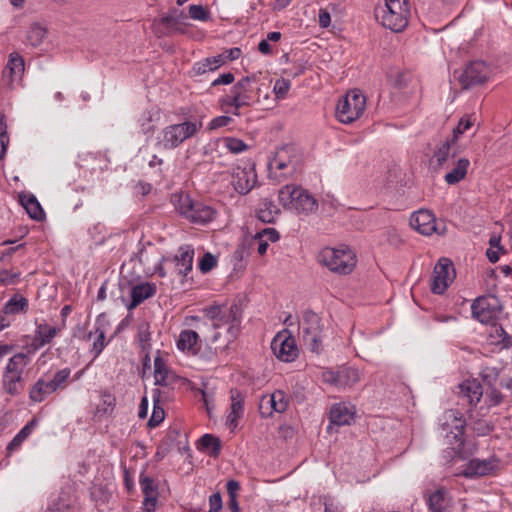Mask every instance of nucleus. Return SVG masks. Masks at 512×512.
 Returning a JSON list of instances; mask_svg holds the SVG:
<instances>
[{
	"mask_svg": "<svg viewBox=\"0 0 512 512\" xmlns=\"http://www.w3.org/2000/svg\"><path fill=\"white\" fill-rule=\"evenodd\" d=\"M465 428V419L461 412L450 409L443 413L440 418V429L441 433L447 440V443L451 446L447 453L453 458L459 460H466L475 451L473 444H465L463 441Z\"/></svg>",
	"mask_w": 512,
	"mask_h": 512,
	"instance_id": "f257e3e1",
	"label": "nucleus"
},
{
	"mask_svg": "<svg viewBox=\"0 0 512 512\" xmlns=\"http://www.w3.org/2000/svg\"><path fill=\"white\" fill-rule=\"evenodd\" d=\"M267 168L269 178L281 183L293 178L300 171L301 155L295 146L285 145L269 159Z\"/></svg>",
	"mask_w": 512,
	"mask_h": 512,
	"instance_id": "f03ea898",
	"label": "nucleus"
},
{
	"mask_svg": "<svg viewBox=\"0 0 512 512\" xmlns=\"http://www.w3.org/2000/svg\"><path fill=\"white\" fill-rule=\"evenodd\" d=\"M32 358L31 353L23 351L15 353L8 359L1 375L2 389L6 394L17 396L23 391L27 367Z\"/></svg>",
	"mask_w": 512,
	"mask_h": 512,
	"instance_id": "7ed1b4c3",
	"label": "nucleus"
},
{
	"mask_svg": "<svg viewBox=\"0 0 512 512\" xmlns=\"http://www.w3.org/2000/svg\"><path fill=\"white\" fill-rule=\"evenodd\" d=\"M374 13L385 28L400 32L408 24L410 10L407 0H384L375 7Z\"/></svg>",
	"mask_w": 512,
	"mask_h": 512,
	"instance_id": "20e7f679",
	"label": "nucleus"
},
{
	"mask_svg": "<svg viewBox=\"0 0 512 512\" xmlns=\"http://www.w3.org/2000/svg\"><path fill=\"white\" fill-rule=\"evenodd\" d=\"M172 202L176 210L192 223L206 224L215 218V210L202 203L193 201L186 193H175Z\"/></svg>",
	"mask_w": 512,
	"mask_h": 512,
	"instance_id": "39448f33",
	"label": "nucleus"
},
{
	"mask_svg": "<svg viewBox=\"0 0 512 512\" xmlns=\"http://www.w3.org/2000/svg\"><path fill=\"white\" fill-rule=\"evenodd\" d=\"M70 374L71 370L69 368H63L53 376L42 375L29 389L30 401L41 403L57 390L64 389Z\"/></svg>",
	"mask_w": 512,
	"mask_h": 512,
	"instance_id": "423d86ee",
	"label": "nucleus"
},
{
	"mask_svg": "<svg viewBox=\"0 0 512 512\" xmlns=\"http://www.w3.org/2000/svg\"><path fill=\"white\" fill-rule=\"evenodd\" d=\"M319 262L332 272L339 274L350 273L356 265L355 253L349 247H326L319 253Z\"/></svg>",
	"mask_w": 512,
	"mask_h": 512,
	"instance_id": "0eeeda50",
	"label": "nucleus"
},
{
	"mask_svg": "<svg viewBox=\"0 0 512 512\" xmlns=\"http://www.w3.org/2000/svg\"><path fill=\"white\" fill-rule=\"evenodd\" d=\"M299 334L312 352L320 353L322 350L323 324L315 312L311 310L303 312L299 320Z\"/></svg>",
	"mask_w": 512,
	"mask_h": 512,
	"instance_id": "6e6552de",
	"label": "nucleus"
},
{
	"mask_svg": "<svg viewBox=\"0 0 512 512\" xmlns=\"http://www.w3.org/2000/svg\"><path fill=\"white\" fill-rule=\"evenodd\" d=\"M202 126V121L199 119L169 125L162 131L161 143L166 149H174L185 140L195 136L202 129Z\"/></svg>",
	"mask_w": 512,
	"mask_h": 512,
	"instance_id": "1a4fd4ad",
	"label": "nucleus"
},
{
	"mask_svg": "<svg viewBox=\"0 0 512 512\" xmlns=\"http://www.w3.org/2000/svg\"><path fill=\"white\" fill-rule=\"evenodd\" d=\"M366 108V97L358 89L343 96L336 107V116L344 124H350L362 116Z\"/></svg>",
	"mask_w": 512,
	"mask_h": 512,
	"instance_id": "9d476101",
	"label": "nucleus"
},
{
	"mask_svg": "<svg viewBox=\"0 0 512 512\" xmlns=\"http://www.w3.org/2000/svg\"><path fill=\"white\" fill-rule=\"evenodd\" d=\"M205 317L214 328L230 325L229 331L240 323L241 313L237 305H211L203 309Z\"/></svg>",
	"mask_w": 512,
	"mask_h": 512,
	"instance_id": "9b49d317",
	"label": "nucleus"
},
{
	"mask_svg": "<svg viewBox=\"0 0 512 512\" xmlns=\"http://www.w3.org/2000/svg\"><path fill=\"white\" fill-rule=\"evenodd\" d=\"M189 320L193 323H190L196 330L185 329L179 333V336L176 341L177 348L190 356L198 355L201 346V340L199 333H203L204 327L207 326V323L202 321L198 316H191Z\"/></svg>",
	"mask_w": 512,
	"mask_h": 512,
	"instance_id": "f8f14e48",
	"label": "nucleus"
},
{
	"mask_svg": "<svg viewBox=\"0 0 512 512\" xmlns=\"http://www.w3.org/2000/svg\"><path fill=\"white\" fill-rule=\"evenodd\" d=\"M501 309L500 300L492 295L479 297L471 305L473 318L483 324H493Z\"/></svg>",
	"mask_w": 512,
	"mask_h": 512,
	"instance_id": "ddd939ff",
	"label": "nucleus"
},
{
	"mask_svg": "<svg viewBox=\"0 0 512 512\" xmlns=\"http://www.w3.org/2000/svg\"><path fill=\"white\" fill-rule=\"evenodd\" d=\"M231 178L234 189L242 195L250 192L257 183V174L254 165L250 162H243L234 166Z\"/></svg>",
	"mask_w": 512,
	"mask_h": 512,
	"instance_id": "4468645a",
	"label": "nucleus"
},
{
	"mask_svg": "<svg viewBox=\"0 0 512 512\" xmlns=\"http://www.w3.org/2000/svg\"><path fill=\"white\" fill-rule=\"evenodd\" d=\"M499 467L500 460L495 455L488 458H472L457 475L466 478L482 477L492 474Z\"/></svg>",
	"mask_w": 512,
	"mask_h": 512,
	"instance_id": "2eb2a0df",
	"label": "nucleus"
},
{
	"mask_svg": "<svg viewBox=\"0 0 512 512\" xmlns=\"http://www.w3.org/2000/svg\"><path fill=\"white\" fill-rule=\"evenodd\" d=\"M491 74L490 67L480 60L470 62L459 75V81L463 88L481 84L488 80Z\"/></svg>",
	"mask_w": 512,
	"mask_h": 512,
	"instance_id": "dca6fc26",
	"label": "nucleus"
},
{
	"mask_svg": "<svg viewBox=\"0 0 512 512\" xmlns=\"http://www.w3.org/2000/svg\"><path fill=\"white\" fill-rule=\"evenodd\" d=\"M271 349L274 355L284 362H292L298 356L295 340L286 331L276 334L271 342Z\"/></svg>",
	"mask_w": 512,
	"mask_h": 512,
	"instance_id": "f3484780",
	"label": "nucleus"
},
{
	"mask_svg": "<svg viewBox=\"0 0 512 512\" xmlns=\"http://www.w3.org/2000/svg\"><path fill=\"white\" fill-rule=\"evenodd\" d=\"M289 405V398L282 390L261 397L259 411L262 417H270L273 412L282 413Z\"/></svg>",
	"mask_w": 512,
	"mask_h": 512,
	"instance_id": "a211bd4d",
	"label": "nucleus"
},
{
	"mask_svg": "<svg viewBox=\"0 0 512 512\" xmlns=\"http://www.w3.org/2000/svg\"><path fill=\"white\" fill-rule=\"evenodd\" d=\"M454 269L448 259H440L433 271L431 290L435 294H442L453 279Z\"/></svg>",
	"mask_w": 512,
	"mask_h": 512,
	"instance_id": "6ab92c4d",
	"label": "nucleus"
},
{
	"mask_svg": "<svg viewBox=\"0 0 512 512\" xmlns=\"http://www.w3.org/2000/svg\"><path fill=\"white\" fill-rule=\"evenodd\" d=\"M186 18L187 16L184 11L172 8L167 14L161 16L158 20H155L154 23L159 24L163 28L161 31L163 35L184 33L182 26L185 24Z\"/></svg>",
	"mask_w": 512,
	"mask_h": 512,
	"instance_id": "aec40b11",
	"label": "nucleus"
},
{
	"mask_svg": "<svg viewBox=\"0 0 512 512\" xmlns=\"http://www.w3.org/2000/svg\"><path fill=\"white\" fill-rule=\"evenodd\" d=\"M410 225L413 229L417 230L423 235H432L434 232L442 234L436 225V219L429 210L420 209L414 212L410 217Z\"/></svg>",
	"mask_w": 512,
	"mask_h": 512,
	"instance_id": "412c9836",
	"label": "nucleus"
},
{
	"mask_svg": "<svg viewBox=\"0 0 512 512\" xmlns=\"http://www.w3.org/2000/svg\"><path fill=\"white\" fill-rule=\"evenodd\" d=\"M139 483L144 494V499L142 502L143 508L147 512H154L156 510L157 501H158V485L155 480L144 473L140 474Z\"/></svg>",
	"mask_w": 512,
	"mask_h": 512,
	"instance_id": "4be33fe9",
	"label": "nucleus"
},
{
	"mask_svg": "<svg viewBox=\"0 0 512 512\" xmlns=\"http://www.w3.org/2000/svg\"><path fill=\"white\" fill-rule=\"evenodd\" d=\"M355 406L350 403L340 402L334 404L329 413L330 423L337 426L350 425L355 417Z\"/></svg>",
	"mask_w": 512,
	"mask_h": 512,
	"instance_id": "5701e85b",
	"label": "nucleus"
},
{
	"mask_svg": "<svg viewBox=\"0 0 512 512\" xmlns=\"http://www.w3.org/2000/svg\"><path fill=\"white\" fill-rule=\"evenodd\" d=\"M59 329L56 327H51L46 324H40L37 326L35 331V336L31 344L26 347V352L31 353L33 357L34 354L43 346L49 344L53 338L57 335Z\"/></svg>",
	"mask_w": 512,
	"mask_h": 512,
	"instance_id": "b1692460",
	"label": "nucleus"
},
{
	"mask_svg": "<svg viewBox=\"0 0 512 512\" xmlns=\"http://www.w3.org/2000/svg\"><path fill=\"white\" fill-rule=\"evenodd\" d=\"M157 287L154 283L142 282L134 285L130 291L131 301L126 304L127 310L131 311L143 303L146 299L156 294Z\"/></svg>",
	"mask_w": 512,
	"mask_h": 512,
	"instance_id": "393cba45",
	"label": "nucleus"
},
{
	"mask_svg": "<svg viewBox=\"0 0 512 512\" xmlns=\"http://www.w3.org/2000/svg\"><path fill=\"white\" fill-rule=\"evenodd\" d=\"M456 154V142L452 139H447L437 147L431 159V163L439 168H443L448 165L449 161L453 159Z\"/></svg>",
	"mask_w": 512,
	"mask_h": 512,
	"instance_id": "a878e982",
	"label": "nucleus"
},
{
	"mask_svg": "<svg viewBox=\"0 0 512 512\" xmlns=\"http://www.w3.org/2000/svg\"><path fill=\"white\" fill-rule=\"evenodd\" d=\"M194 248L191 245H182L174 257L176 271L179 275L187 276L192 270Z\"/></svg>",
	"mask_w": 512,
	"mask_h": 512,
	"instance_id": "bb28decb",
	"label": "nucleus"
},
{
	"mask_svg": "<svg viewBox=\"0 0 512 512\" xmlns=\"http://www.w3.org/2000/svg\"><path fill=\"white\" fill-rule=\"evenodd\" d=\"M244 398L237 390L231 391V405L230 412L226 418V425L233 431L237 425L238 420L243 416L244 406H243Z\"/></svg>",
	"mask_w": 512,
	"mask_h": 512,
	"instance_id": "cd10ccee",
	"label": "nucleus"
},
{
	"mask_svg": "<svg viewBox=\"0 0 512 512\" xmlns=\"http://www.w3.org/2000/svg\"><path fill=\"white\" fill-rule=\"evenodd\" d=\"M251 103L248 92L245 91H234L230 90V93L221 99L222 107L228 112L229 107H234V115H239V109L245 106H249Z\"/></svg>",
	"mask_w": 512,
	"mask_h": 512,
	"instance_id": "c85d7f7f",
	"label": "nucleus"
},
{
	"mask_svg": "<svg viewBox=\"0 0 512 512\" xmlns=\"http://www.w3.org/2000/svg\"><path fill=\"white\" fill-rule=\"evenodd\" d=\"M459 394L469 404H476L483 396V388L477 379H468L459 385Z\"/></svg>",
	"mask_w": 512,
	"mask_h": 512,
	"instance_id": "c756f323",
	"label": "nucleus"
},
{
	"mask_svg": "<svg viewBox=\"0 0 512 512\" xmlns=\"http://www.w3.org/2000/svg\"><path fill=\"white\" fill-rule=\"evenodd\" d=\"M22 206L27 211L28 215L37 221H41L45 217L44 210L42 209L37 198L31 193H21L19 195Z\"/></svg>",
	"mask_w": 512,
	"mask_h": 512,
	"instance_id": "7c9ffc66",
	"label": "nucleus"
},
{
	"mask_svg": "<svg viewBox=\"0 0 512 512\" xmlns=\"http://www.w3.org/2000/svg\"><path fill=\"white\" fill-rule=\"evenodd\" d=\"M318 207L316 199L307 191L300 188L291 210L296 212L312 213Z\"/></svg>",
	"mask_w": 512,
	"mask_h": 512,
	"instance_id": "2f4dec72",
	"label": "nucleus"
},
{
	"mask_svg": "<svg viewBox=\"0 0 512 512\" xmlns=\"http://www.w3.org/2000/svg\"><path fill=\"white\" fill-rule=\"evenodd\" d=\"M279 239V233L274 228H265L258 232L254 237V242L257 244V252L259 255H264L269 246V242H276Z\"/></svg>",
	"mask_w": 512,
	"mask_h": 512,
	"instance_id": "473e14b6",
	"label": "nucleus"
},
{
	"mask_svg": "<svg viewBox=\"0 0 512 512\" xmlns=\"http://www.w3.org/2000/svg\"><path fill=\"white\" fill-rule=\"evenodd\" d=\"M46 512H77L75 497L68 492H62L46 510Z\"/></svg>",
	"mask_w": 512,
	"mask_h": 512,
	"instance_id": "72a5a7b5",
	"label": "nucleus"
},
{
	"mask_svg": "<svg viewBox=\"0 0 512 512\" xmlns=\"http://www.w3.org/2000/svg\"><path fill=\"white\" fill-rule=\"evenodd\" d=\"M279 214V209L269 199H262L257 209L256 215L263 223H273Z\"/></svg>",
	"mask_w": 512,
	"mask_h": 512,
	"instance_id": "f704fd0d",
	"label": "nucleus"
},
{
	"mask_svg": "<svg viewBox=\"0 0 512 512\" xmlns=\"http://www.w3.org/2000/svg\"><path fill=\"white\" fill-rule=\"evenodd\" d=\"M470 162L466 158H460L458 159L455 167L451 169L446 175L444 176L445 181L450 184H456L463 180L467 174L468 168H469Z\"/></svg>",
	"mask_w": 512,
	"mask_h": 512,
	"instance_id": "c9c22d12",
	"label": "nucleus"
},
{
	"mask_svg": "<svg viewBox=\"0 0 512 512\" xmlns=\"http://www.w3.org/2000/svg\"><path fill=\"white\" fill-rule=\"evenodd\" d=\"M449 503L448 493L444 489L434 491L428 498V506L432 512H444Z\"/></svg>",
	"mask_w": 512,
	"mask_h": 512,
	"instance_id": "e433bc0d",
	"label": "nucleus"
},
{
	"mask_svg": "<svg viewBox=\"0 0 512 512\" xmlns=\"http://www.w3.org/2000/svg\"><path fill=\"white\" fill-rule=\"evenodd\" d=\"M28 310V300L21 294H14L4 305L3 312L6 315H16L26 313Z\"/></svg>",
	"mask_w": 512,
	"mask_h": 512,
	"instance_id": "4c0bfd02",
	"label": "nucleus"
},
{
	"mask_svg": "<svg viewBox=\"0 0 512 512\" xmlns=\"http://www.w3.org/2000/svg\"><path fill=\"white\" fill-rule=\"evenodd\" d=\"M338 387H351L360 381V372L352 367H342L338 370Z\"/></svg>",
	"mask_w": 512,
	"mask_h": 512,
	"instance_id": "58836bf2",
	"label": "nucleus"
},
{
	"mask_svg": "<svg viewBox=\"0 0 512 512\" xmlns=\"http://www.w3.org/2000/svg\"><path fill=\"white\" fill-rule=\"evenodd\" d=\"M223 65V58L220 55L207 57L199 62H196L193 66V70L197 75H202L207 72L215 71Z\"/></svg>",
	"mask_w": 512,
	"mask_h": 512,
	"instance_id": "ea45409f",
	"label": "nucleus"
},
{
	"mask_svg": "<svg viewBox=\"0 0 512 512\" xmlns=\"http://www.w3.org/2000/svg\"><path fill=\"white\" fill-rule=\"evenodd\" d=\"M199 449L206 452L210 456L216 457L220 453L221 442L219 438L211 434H205L199 440Z\"/></svg>",
	"mask_w": 512,
	"mask_h": 512,
	"instance_id": "a19ab883",
	"label": "nucleus"
},
{
	"mask_svg": "<svg viewBox=\"0 0 512 512\" xmlns=\"http://www.w3.org/2000/svg\"><path fill=\"white\" fill-rule=\"evenodd\" d=\"M35 427V420L28 422L10 441L7 446L8 454H11L13 451L17 450L22 443L28 438V436L32 433Z\"/></svg>",
	"mask_w": 512,
	"mask_h": 512,
	"instance_id": "79ce46f5",
	"label": "nucleus"
},
{
	"mask_svg": "<svg viewBox=\"0 0 512 512\" xmlns=\"http://www.w3.org/2000/svg\"><path fill=\"white\" fill-rule=\"evenodd\" d=\"M301 187L286 185L279 190V202L286 209L291 210Z\"/></svg>",
	"mask_w": 512,
	"mask_h": 512,
	"instance_id": "37998d69",
	"label": "nucleus"
},
{
	"mask_svg": "<svg viewBox=\"0 0 512 512\" xmlns=\"http://www.w3.org/2000/svg\"><path fill=\"white\" fill-rule=\"evenodd\" d=\"M137 338L141 349L144 352H149L151 348V332H150V324L146 321H142L138 324L137 327Z\"/></svg>",
	"mask_w": 512,
	"mask_h": 512,
	"instance_id": "c03bdc74",
	"label": "nucleus"
},
{
	"mask_svg": "<svg viewBox=\"0 0 512 512\" xmlns=\"http://www.w3.org/2000/svg\"><path fill=\"white\" fill-rule=\"evenodd\" d=\"M491 343L500 345L502 348H509L512 346V336H510L501 326H493V331L490 333Z\"/></svg>",
	"mask_w": 512,
	"mask_h": 512,
	"instance_id": "a18cd8bd",
	"label": "nucleus"
},
{
	"mask_svg": "<svg viewBox=\"0 0 512 512\" xmlns=\"http://www.w3.org/2000/svg\"><path fill=\"white\" fill-rule=\"evenodd\" d=\"M87 338L89 340L93 338L92 352L94 353V358L98 357L106 345L104 331L96 328L94 332H89Z\"/></svg>",
	"mask_w": 512,
	"mask_h": 512,
	"instance_id": "49530a36",
	"label": "nucleus"
},
{
	"mask_svg": "<svg viewBox=\"0 0 512 512\" xmlns=\"http://www.w3.org/2000/svg\"><path fill=\"white\" fill-rule=\"evenodd\" d=\"M45 36H46L45 28H43L39 24H34L31 26L30 30L28 31L27 41L31 46L37 47L43 42Z\"/></svg>",
	"mask_w": 512,
	"mask_h": 512,
	"instance_id": "de8ad7c7",
	"label": "nucleus"
},
{
	"mask_svg": "<svg viewBox=\"0 0 512 512\" xmlns=\"http://www.w3.org/2000/svg\"><path fill=\"white\" fill-rule=\"evenodd\" d=\"M6 69L9 70L12 78L20 77L24 71L23 59L17 54H11Z\"/></svg>",
	"mask_w": 512,
	"mask_h": 512,
	"instance_id": "09e8293b",
	"label": "nucleus"
},
{
	"mask_svg": "<svg viewBox=\"0 0 512 512\" xmlns=\"http://www.w3.org/2000/svg\"><path fill=\"white\" fill-rule=\"evenodd\" d=\"M158 112L145 111L139 118L142 131L147 134L154 131L153 122L158 119Z\"/></svg>",
	"mask_w": 512,
	"mask_h": 512,
	"instance_id": "8fccbe9b",
	"label": "nucleus"
},
{
	"mask_svg": "<svg viewBox=\"0 0 512 512\" xmlns=\"http://www.w3.org/2000/svg\"><path fill=\"white\" fill-rule=\"evenodd\" d=\"M223 143L224 146L234 154H239L248 149V145L244 141L234 137H225Z\"/></svg>",
	"mask_w": 512,
	"mask_h": 512,
	"instance_id": "3c124183",
	"label": "nucleus"
},
{
	"mask_svg": "<svg viewBox=\"0 0 512 512\" xmlns=\"http://www.w3.org/2000/svg\"><path fill=\"white\" fill-rule=\"evenodd\" d=\"M154 377L156 384H165L167 377V369L164 361L159 356L154 359Z\"/></svg>",
	"mask_w": 512,
	"mask_h": 512,
	"instance_id": "603ef678",
	"label": "nucleus"
},
{
	"mask_svg": "<svg viewBox=\"0 0 512 512\" xmlns=\"http://www.w3.org/2000/svg\"><path fill=\"white\" fill-rule=\"evenodd\" d=\"M189 17L193 20L208 21L210 20L209 11L202 5L192 4L188 7Z\"/></svg>",
	"mask_w": 512,
	"mask_h": 512,
	"instance_id": "864d4df0",
	"label": "nucleus"
},
{
	"mask_svg": "<svg viewBox=\"0 0 512 512\" xmlns=\"http://www.w3.org/2000/svg\"><path fill=\"white\" fill-rule=\"evenodd\" d=\"M291 87V82L287 79L280 78L277 79L273 86V92L275 93L276 98L284 99L286 98Z\"/></svg>",
	"mask_w": 512,
	"mask_h": 512,
	"instance_id": "5fc2aeb1",
	"label": "nucleus"
},
{
	"mask_svg": "<svg viewBox=\"0 0 512 512\" xmlns=\"http://www.w3.org/2000/svg\"><path fill=\"white\" fill-rule=\"evenodd\" d=\"M472 125L473 121L470 117L461 118L458 125L453 129V135L450 139L457 142L458 137L470 129Z\"/></svg>",
	"mask_w": 512,
	"mask_h": 512,
	"instance_id": "6e6d98bb",
	"label": "nucleus"
},
{
	"mask_svg": "<svg viewBox=\"0 0 512 512\" xmlns=\"http://www.w3.org/2000/svg\"><path fill=\"white\" fill-rule=\"evenodd\" d=\"M216 264H217L216 257L213 254L207 252L204 254L202 259L199 261V269L202 273H208L216 266Z\"/></svg>",
	"mask_w": 512,
	"mask_h": 512,
	"instance_id": "4d7b16f0",
	"label": "nucleus"
},
{
	"mask_svg": "<svg viewBox=\"0 0 512 512\" xmlns=\"http://www.w3.org/2000/svg\"><path fill=\"white\" fill-rule=\"evenodd\" d=\"M481 376L489 386H493L498 379L499 371L495 367H484Z\"/></svg>",
	"mask_w": 512,
	"mask_h": 512,
	"instance_id": "13d9d810",
	"label": "nucleus"
},
{
	"mask_svg": "<svg viewBox=\"0 0 512 512\" xmlns=\"http://www.w3.org/2000/svg\"><path fill=\"white\" fill-rule=\"evenodd\" d=\"M231 122H232V118L229 116H225V115L218 116V117L213 118L210 121V123L208 125V129L215 130V129H218L221 127H225V126L229 125Z\"/></svg>",
	"mask_w": 512,
	"mask_h": 512,
	"instance_id": "bf43d9fd",
	"label": "nucleus"
},
{
	"mask_svg": "<svg viewBox=\"0 0 512 512\" xmlns=\"http://www.w3.org/2000/svg\"><path fill=\"white\" fill-rule=\"evenodd\" d=\"M20 273L3 270L0 272V284L9 285L14 284L18 280Z\"/></svg>",
	"mask_w": 512,
	"mask_h": 512,
	"instance_id": "052dcab7",
	"label": "nucleus"
},
{
	"mask_svg": "<svg viewBox=\"0 0 512 512\" xmlns=\"http://www.w3.org/2000/svg\"><path fill=\"white\" fill-rule=\"evenodd\" d=\"M222 509V497L220 493H214L209 497V512H220Z\"/></svg>",
	"mask_w": 512,
	"mask_h": 512,
	"instance_id": "680f3d73",
	"label": "nucleus"
},
{
	"mask_svg": "<svg viewBox=\"0 0 512 512\" xmlns=\"http://www.w3.org/2000/svg\"><path fill=\"white\" fill-rule=\"evenodd\" d=\"M221 58H223V64L228 60H236L241 55V50L238 47H233L225 50L223 53L219 54Z\"/></svg>",
	"mask_w": 512,
	"mask_h": 512,
	"instance_id": "e2e57ef3",
	"label": "nucleus"
},
{
	"mask_svg": "<svg viewBox=\"0 0 512 512\" xmlns=\"http://www.w3.org/2000/svg\"><path fill=\"white\" fill-rule=\"evenodd\" d=\"M338 370L333 371L330 369L324 370L322 372L321 378L324 382L335 385L338 387Z\"/></svg>",
	"mask_w": 512,
	"mask_h": 512,
	"instance_id": "0e129e2a",
	"label": "nucleus"
},
{
	"mask_svg": "<svg viewBox=\"0 0 512 512\" xmlns=\"http://www.w3.org/2000/svg\"><path fill=\"white\" fill-rule=\"evenodd\" d=\"M164 420V411L163 409H156V407H154V410H153V413H152V416L151 418L149 419V425L151 427H156L158 426L162 421Z\"/></svg>",
	"mask_w": 512,
	"mask_h": 512,
	"instance_id": "69168bd1",
	"label": "nucleus"
},
{
	"mask_svg": "<svg viewBox=\"0 0 512 512\" xmlns=\"http://www.w3.org/2000/svg\"><path fill=\"white\" fill-rule=\"evenodd\" d=\"M486 400L489 402V406H495L501 402L502 395L496 389H491L490 392L486 393Z\"/></svg>",
	"mask_w": 512,
	"mask_h": 512,
	"instance_id": "338daca9",
	"label": "nucleus"
},
{
	"mask_svg": "<svg viewBox=\"0 0 512 512\" xmlns=\"http://www.w3.org/2000/svg\"><path fill=\"white\" fill-rule=\"evenodd\" d=\"M234 81V75L232 73H224L212 82V86L228 85Z\"/></svg>",
	"mask_w": 512,
	"mask_h": 512,
	"instance_id": "774afa93",
	"label": "nucleus"
}]
</instances>
